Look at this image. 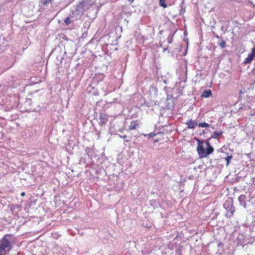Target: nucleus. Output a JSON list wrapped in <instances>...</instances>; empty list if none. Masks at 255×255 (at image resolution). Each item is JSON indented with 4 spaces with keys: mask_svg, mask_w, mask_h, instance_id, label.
<instances>
[{
    "mask_svg": "<svg viewBox=\"0 0 255 255\" xmlns=\"http://www.w3.org/2000/svg\"><path fill=\"white\" fill-rule=\"evenodd\" d=\"M11 235L6 234L0 240V255H6L11 250Z\"/></svg>",
    "mask_w": 255,
    "mask_h": 255,
    "instance_id": "nucleus-1",
    "label": "nucleus"
},
{
    "mask_svg": "<svg viewBox=\"0 0 255 255\" xmlns=\"http://www.w3.org/2000/svg\"><path fill=\"white\" fill-rule=\"evenodd\" d=\"M198 143L197 147V150L200 157H206L214 151V148L210 145L209 141H206V142L208 147L205 151L203 145V141L200 140H198Z\"/></svg>",
    "mask_w": 255,
    "mask_h": 255,
    "instance_id": "nucleus-2",
    "label": "nucleus"
},
{
    "mask_svg": "<svg viewBox=\"0 0 255 255\" xmlns=\"http://www.w3.org/2000/svg\"><path fill=\"white\" fill-rule=\"evenodd\" d=\"M226 205H227L226 203H225L224 205V207L227 210V212L226 213L225 216L227 218H230L232 217H233V216L235 212V209L233 206V203H231L230 204H229L227 205V206H226Z\"/></svg>",
    "mask_w": 255,
    "mask_h": 255,
    "instance_id": "nucleus-3",
    "label": "nucleus"
},
{
    "mask_svg": "<svg viewBox=\"0 0 255 255\" xmlns=\"http://www.w3.org/2000/svg\"><path fill=\"white\" fill-rule=\"evenodd\" d=\"M100 125L103 126L106 124L108 121V116L104 113H100L99 115Z\"/></svg>",
    "mask_w": 255,
    "mask_h": 255,
    "instance_id": "nucleus-4",
    "label": "nucleus"
},
{
    "mask_svg": "<svg viewBox=\"0 0 255 255\" xmlns=\"http://www.w3.org/2000/svg\"><path fill=\"white\" fill-rule=\"evenodd\" d=\"M139 127V122L138 120L132 121L131 122L130 125L128 127V130H132L136 129Z\"/></svg>",
    "mask_w": 255,
    "mask_h": 255,
    "instance_id": "nucleus-5",
    "label": "nucleus"
},
{
    "mask_svg": "<svg viewBox=\"0 0 255 255\" xmlns=\"http://www.w3.org/2000/svg\"><path fill=\"white\" fill-rule=\"evenodd\" d=\"M186 124L187 125L188 128L191 129L194 128L198 125L195 121L191 120L188 121Z\"/></svg>",
    "mask_w": 255,
    "mask_h": 255,
    "instance_id": "nucleus-6",
    "label": "nucleus"
},
{
    "mask_svg": "<svg viewBox=\"0 0 255 255\" xmlns=\"http://www.w3.org/2000/svg\"><path fill=\"white\" fill-rule=\"evenodd\" d=\"M223 134V131L217 132L215 131L213 132L211 137L213 138L217 139Z\"/></svg>",
    "mask_w": 255,
    "mask_h": 255,
    "instance_id": "nucleus-7",
    "label": "nucleus"
},
{
    "mask_svg": "<svg viewBox=\"0 0 255 255\" xmlns=\"http://www.w3.org/2000/svg\"><path fill=\"white\" fill-rule=\"evenodd\" d=\"M212 95V92L210 89L205 90L202 94V96L204 97H209Z\"/></svg>",
    "mask_w": 255,
    "mask_h": 255,
    "instance_id": "nucleus-8",
    "label": "nucleus"
},
{
    "mask_svg": "<svg viewBox=\"0 0 255 255\" xmlns=\"http://www.w3.org/2000/svg\"><path fill=\"white\" fill-rule=\"evenodd\" d=\"M198 125L199 127H202V128H209L210 127L209 124L206 123L205 122L200 123Z\"/></svg>",
    "mask_w": 255,
    "mask_h": 255,
    "instance_id": "nucleus-9",
    "label": "nucleus"
},
{
    "mask_svg": "<svg viewBox=\"0 0 255 255\" xmlns=\"http://www.w3.org/2000/svg\"><path fill=\"white\" fill-rule=\"evenodd\" d=\"M218 45L222 48H225L226 47L225 41L224 40H222L221 42L219 43Z\"/></svg>",
    "mask_w": 255,
    "mask_h": 255,
    "instance_id": "nucleus-10",
    "label": "nucleus"
},
{
    "mask_svg": "<svg viewBox=\"0 0 255 255\" xmlns=\"http://www.w3.org/2000/svg\"><path fill=\"white\" fill-rule=\"evenodd\" d=\"M160 5L163 8L167 7V5L165 3V0H159Z\"/></svg>",
    "mask_w": 255,
    "mask_h": 255,
    "instance_id": "nucleus-11",
    "label": "nucleus"
},
{
    "mask_svg": "<svg viewBox=\"0 0 255 255\" xmlns=\"http://www.w3.org/2000/svg\"><path fill=\"white\" fill-rule=\"evenodd\" d=\"M72 22V21L70 20L69 17L66 18L64 20V23L66 24V25H68Z\"/></svg>",
    "mask_w": 255,
    "mask_h": 255,
    "instance_id": "nucleus-12",
    "label": "nucleus"
},
{
    "mask_svg": "<svg viewBox=\"0 0 255 255\" xmlns=\"http://www.w3.org/2000/svg\"><path fill=\"white\" fill-rule=\"evenodd\" d=\"M232 156H228L225 158L226 160L227 161V165H228L230 162V159L232 158Z\"/></svg>",
    "mask_w": 255,
    "mask_h": 255,
    "instance_id": "nucleus-13",
    "label": "nucleus"
},
{
    "mask_svg": "<svg viewBox=\"0 0 255 255\" xmlns=\"http://www.w3.org/2000/svg\"><path fill=\"white\" fill-rule=\"evenodd\" d=\"M245 195H241V196H239V200H241V199H244V198H245Z\"/></svg>",
    "mask_w": 255,
    "mask_h": 255,
    "instance_id": "nucleus-14",
    "label": "nucleus"
},
{
    "mask_svg": "<svg viewBox=\"0 0 255 255\" xmlns=\"http://www.w3.org/2000/svg\"><path fill=\"white\" fill-rule=\"evenodd\" d=\"M20 195H21V196H22V197H23V196H25V192H22V193L20 194Z\"/></svg>",
    "mask_w": 255,
    "mask_h": 255,
    "instance_id": "nucleus-15",
    "label": "nucleus"
},
{
    "mask_svg": "<svg viewBox=\"0 0 255 255\" xmlns=\"http://www.w3.org/2000/svg\"><path fill=\"white\" fill-rule=\"evenodd\" d=\"M121 137L123 138H125L127 137V136L126 135H124L123 136H120Z\"/></svg>",
    "mask_w": 255,
    "mask_h": 255,
    "instance_id": "nucleus-16",
    "label": "nucleus"
},
{
    "mask_svg": "<svg viewBox=\"0 0 255 255\" xmlns=\"http://www.w3.org/2000/svg\"><path fill=\"white\" fill-rule=\"evenodd\" d=\"M95 95H98V93H97L95 94Z\"/></svg>",
    "mask_w": 255,
    "mask_h": 255,
    "instance_id": "nucleus-17",
    "label": "nucleus"
},
{
    "mask_svg": "<svg viewBox=\"0 0 255 255\" xmlns=\"http://www.w3.org/2000/svg\"><path fill=\"white\" fill-rule=\"evenodd\" d=\"M216 37H217V38H219V37L218 35H217V36H216Z\"/></svg>",
    "mask_w": 255,
    "mask_h": 255,
    "instance_id": "nucleus-18",
    "label": "nucleus"
}]
</instances>
